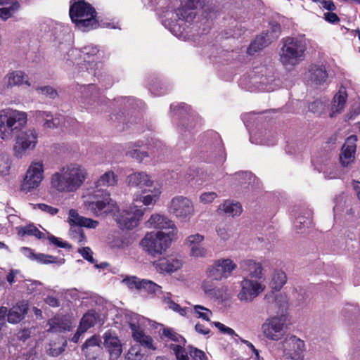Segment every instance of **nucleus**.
I'll use <instances>...</instances> for the list:
<instances>
[{"label": "nucleus", "instance_id": "obj_1", "mask_svg": "<svg viewBox=\"0 0 360 360\" xmlns=\"http://www.w3.org/2000/svg\"><path fill=\"white\" fill-rule=\"evenodd\" d=\"M117 181V176L111 170L101 175L95 182V187L82 197L85 209L95 217L115 212L117 204L110 198V193L105 188L116 186Z\"/></svg>", "mask_w": 360, "mask_h": 360}, {"label": "nucleus", "instance_id": "obj_2", "mask_svg": "<svg viewBox=\"0 0 360 360\" xmlns=\"http://www.w3.org/2000/svg\"><path fill=\"white\" fill-rule=\"evenodd\" d=\"M88 176L84 166L77 162L63 165L50 176L51 188L58 193L77 191L84 184Z\"/></svg>", "mask_w": 360, "mask_h": 360}, {"label": "nucleus", "instance_id": "obj_3", "mask_svg": "<svg viewBox=\"0 0 360 360\" xmlns=\"http://www.w3.org/2000/svg\"><path fill=\"white\" fill-rule=\"evenodd\" d=\"M205 2V0H181L180 7L175 12L167 11L162 20L163 25L177 36L184 22L193 21Z\"/></svg>", "mask_w": 360, "mask_h": 360}, {"label": "nucleus", "instance_id": "obj_4", "mask_svg": "<svg viewBox=\"0 0 360 360\" xmlns=\"http://www.w3.org/2000/svg\"><path fill=\"white\" fill-rule=\"evenodd\" d=\"M27 113L13 108L0 111V138L4 141L11 140L26 125Z\"/></svg>", "mask_w": 360, "mask_h": 360}, {"label": "nucleus", "instance_id": "obj_5", "mask_svg": "<svg viewBox=\"0 0 360 360\" xmlns=\"http://www.w3.org/2000/svg\"><path fill=\"white\" fill-rule=\"evenodd\" d=\"M306 49L304 39L288 37L280 51V61L286 69L291 70L303 60Z\"/></svg>", "mask_w": 360, "mask_h": 360}, {"label": "nucleus", "instance_id": "obj_6", "mask_svg": "<svg viewBox=\"0 0 360 360\" xmlns=\"http://www.w3.org/2000/svg\"><path fill=\"white\" fill-rule=\"evenodd\" d=\"M176 238L174 231H151L145 235L140 245L148 254L155 256L165 252Z\"/></svg>", "mask_w": 360, "mask_h": 360}, {"label": "nucleus", "instance_id": "obj_7", "mask_svg": "<svg viewBox=\"0 0 360 360\" xmlns=\"http://www.w3.org/2000/svg\"><path fill=\"white\" fill-rule=\"evenodd\" d=\"M94 8L83 0L75 2L70 8V16L79 28L86 31L96 27Z\"/></svg>", "mask_w": 360, "mask_h": 360}, {"label": "nucleus", "instance_id": "obj_8", "mask_svg": "<svg viewBox=\"0 0 360 360\" xmlns=\"http://www.w3.org/2000/svg\"><path fill=\"white\" fill-rule=\"evenodd\" d=\"M68 222L70 226V236L80 245L84 244L86 239L82 227L95 229L99 224L96 220L79 215L77 211L74 209L69 211Z\"/></svg>", "mask_w": 360, "mask_h": 360}, {"label": "nucleus", "instance_id": "obj_9", "mask_svg": "<svg viewBox=\"0 0 360 360\" xmlns=\"http://www.w3.org/2000/svg\"><path fill=\"white\" fill-rule=\"evenodd\" d=\"M44 179V167L41 160L32 161L20 185V190L30 193L39 188Z\"/></svg>", "mask_w": 360, "mask_h": 360}, {"label": "nucleus", "instance_id": "obj_10", "mask_svg": "<svg viewBox=\"0 0 360 360\" xmlns=\"http://www.w3.org/2000/svg\"><path fill=\"white\" fill-rule=\"evenodd\" d=\"M168 212L181 221H188L195 214L193 201L185 196L174 197L167 205Z\"/></svg>", "mask_w": 360, "mask_h": 360}, {"label": "nucleus", "instance_id": "obj_11", "mask_svg": "<svg viewBox=\"0 0 360 360\" xmlns=\"http://www.w3.org/2000/svg\"><path fill=\"white\" fill-rule=\"evenodd\" d=\"M287 316L285 314L274 316L265 320L261 326L262 335L268 340L278 341L285 334Z\"/></svg>", "mask_w": 360, "mask_h": 360}, {"label": "nucleus", "instance_id": "obj_12", "mask_svg": "<svg viewBox=\"0 0 360 360\" xmlns=\"http://www.w3.org/2000/svg\"><path fill=\"white\" fill-rule=\"evenodd\" d=\"M236 268V264L231 259H219L207 266L205 274L211 281H221L229 278Z\"/></svg>", "mask_w": 360, "mask_h": 360}, {"label": "nucleus", "instance_id": "obj_13", "mask_svg": "<svg viewBox=\"0 0 360 360\" xmlns=\"http://www.w3.org/2000/svg\"><path fill=\"white\" fill-rule=\"evenodd\" d=\"M15 143L13 146L14 155L22 158L29 151L33 150L37 143L38 134L32 129H27L17 134Z\"/></svg>", "mask_w": 360, "mask_h": 360}, {"label": "nucleus", "instance_id": "obj_14", "mask_svg": "<svg viewBox=\"0 0 360 360\" xmlns=\"http://www.w3.org/2000/svg\"><path fill=\"white\" fill-rule=\"evenodd\" d=\"M141 205H135L122 211L117 216L116 221L122 229H133L137 226L143 214Z\"/></svg>", "mask_w": 360, "mask_h": 360}, {"label": "nucleus", "instance_id": "obj_15", "mask_svg": "<svg viewBox=\"0 0 360 360\" xmlns=\"http://www.w3.org/2000/svg\"><path fill=\"white\" fill-rule=\"evenodd\" d=\"M241 290L238 298L241 302H250L265 289L263 282L244 278L240 282Z\"/></svg>", "mask_w": 360, "mask_h": 360}, {"label": "nucleus", "instance_id": "obj_16", "mask_svg": "<svg viewBox=\"0 0 360 360\" xmlns=\"http://www.w3.org/2000/svg\"><path fill=\"white\" fill-rule=\"evenodd\" d=\"M284 356L288 360H303L304 342L295 336L286 338L282 342Z\"/></svg>", "mask_w": 360, "mask_h": 360}, {"label": "nucleus", "instance_id": "obj_17", "mask_svg": "<svg viewBox=\"0 0 360 360\" xmlns=\"http://www.w3.org/2000/svg\"><path fill=\"white\" fill-rule=\"evenodd\" d=\"M126 182L129 187L137 188L141 193L145 191H150V188L159 184L144 172H134L128 175Z\"/></svg>", "mask_w": 360, "mask_h": 360}, {"label": "nucleus", "instance_id": "obj_18", "mask_svg": "<svg viewBox=\"0 0 360 360\" xmlns=\"http://www.w3.org/2000/svg\"><path fill=\"white\" fill-rule=\"evenodd\" d=\"M240 268L244 278L260 282L264 281V269L260 262H255L252 259H245L241 262Z\"/></svg>", "mask_w": 360, "mask_h": 360}, {"label": "nucleus", "instance_id": "obj_19", "mask_svg": "<svg viewBox=\"0 0 360 360\" xmlns=\"http://www.w3.org/2000/svg\"><path fill=\"white\" fill-rule=\"evenodd\" d=\"M146 226L148 229H158L161 231L169 230L174 231V237H176L178 229L174 222L168 217L158 213L153 214L146 222Z\"/></svg>", "mask_w": 360, "mask_h": 360}, {"label": "nucleus", "instance_id": "obj_20", "mask_svg": "<svg viewBox=\"0 0 360 360\" xmlns=\"http://www.w3.org/2000/svg\"><path fill=\"white\" fill-rule=\"evenodd\" d=\"M183 261L176 257L161 258L153 262V266L160 274H171L179 270L183 266Z\"/></svg>", "mask_w": 360, "mask_h": 360}, {"label": "nucleus", "instance_id": "obj_21", "mask_svg": "<svg viewBox=\"0 0 360 360\" xmlns=\"http://www.w3.org/2000/svg\"><path fill=\"white\" fill-rule=\"evenodd\" d=\"M357 137L355 135L349 136L342 147L340 155V161L343 166L347 167L349 163L354 161V154L356 148Z\"/></svg>", "mask_w": 360, "mask_h": 360}, {"label": "nucleus", "instance_id": "obj_22", "mask_svg": "<svg viewBox=\"0 0 360 360\" xmlns=\"http://www.w3.org/2000/svg\"><path fill=\"white\" fill-rule=\"evenodd\" d=\"M103 338L104 345L110 354V360H117L122 352V347L120 340L110 333H105Z\"/></svg>", "mask_w": 360, "mask_h": 360}, {"label": "nucleus", "instance_id": "obj_23", "mask_svg": "<svg viewBox=\"0 0 360 360\" xmlns=\"http://www.w3.org/2000/svg\"><path fill=\"white\" fill-rule=\"evenodd\" d=\"M347 100V94L345 89H341L334 96L331 102L330 117H334L343 111Z\"/></svg>", "mask_w": 360, "mask_h": 360}, {"label": "nucleus", "instance_id": "obj_24", "mask_svg": "<svg viewBox=\"0 0 360 360\" xmlns=\"http://www.w3.org/2000/svg\"><path fill=\"white\" fill-rule=\"evenodd\" d=\"M129 326L134 340L139 342L141 345L151 349H155L153 346V340L147 335L143 330L134 323H130Z\"/></svg>", "mask_w": 360, "mask_h": 360}, {"label": "nucleus", "instance_id": "obj_25", "mask_svg": "<svg viewBox=\"0 0 360 360\" xmlns=\"http://www.w3.org/2000/svg\"><path fill=\"white\" fill-rule=\"evenodd\" d=\"M307 77L312 85L320 86L326 82L328 73L325 67L314 65L309 69Z\"/></svg>", "mask_w": 360, "mask_h": 360}, {"label": "nucleus", "instance_id": "obj_26", "mask_svg": "<svg viewBox=\"0 0 360 360\" xmlns=\"http://www.w3.org/2000/svg\"><path fill=\"white\" fill-rule=\"evenodd\" d=\"M202 288L207 297L216 300H224L227 297V288L225 286H213L210 281H204Z\"/></svg>", "mask_w": 360, "mask_h": 360}, {"label": "nucleus", "instance_id": "obj_27", "mask_svg": "<svg viewBox=\"0 0 360 360\" xmlns=\"http://www.w3.org/2000/svg\"><path fill=\"white\" fill-rule=\"evenodd\" d=\"M150 193V194H148L143 196H141V195L139 194L135 195L134 198V201L135 202L142 203L143 205L146 206L155 204L162 193L160 185L158 184L150 188V191H145L142 192V193Z\"/></svg>", "mask_w": 360, "mask_h": 360}, {"label": "nucleus", "instance_id": "obj_28", "mask_svg": "<svg viewBox=\"0 0 360 360\" xmlns=\"http://www.w3.org/2000/svg\"><path fill=\"white\" fill-rule=\"evenodd\" d=\"M27 304L24 302L17 303L15 306L7 311V320L10 323H18L23 319L24 316L27 312Z\"/></svg>", "mask_w": 360, "mask_h": 360}, {"label": "nucleus", "instance_id": "obj_29", "mask_svg": "<svg viewBox=\"0 0 360 360\" xmlns=\"http://www.w3.org/2000/svg\"><path fill=\"white\" fill-rule=\"evenodd\" d=\"M37 119L41 120L44 127L48 129H55L59 127L63 123L62 117L59 116H53L46 111H37L35 112Z\"/></svg>", "mask_w": 360, "mask_h": 360}, {"label": "nucleus", "instance_id": "obj_30", "mask_svg": "<svg viewBox=\"0 0 360 360\" xmlns=\"http://www.w3.org/2000/svg\"><path fill=\"white\" fill-rule=\"evenodd\" d=\"M5 81L8 86H19L23 84L30 86L28 81V76L20 70L9 72L5 77Z\"/></svg>", "mask_w": 360, "mask_h": 360}, {"label": "nucleus", "instance_id": "obj_31", "mask_svg": "<svg viewBox=\"0 0 360 360\" xmlns=\"http://www.w3.org/2000/svg\"><path fill=\"white\" fill-rule=\"evenodd\" d=\"M19 8L17 1L10 0L0 1V18L6 20L11 18Z\"/></svg>", "mask_w": 360, "mask_h": 360}, {"label": "nucleus", "instance_id": "obj_32", "mask_svg": "<svg viewBox=\"0 0 360 360\" xmlns=\"http://www.w3.org/2000/svg\"><path fill=\"white\" fill-rule=\"evenodd\" d=\"M219 210L232 217L238 216L242 213V206L238 202L226 200L219 206Z\"/></svg>", "mask_w": 360, "mask_h": 360}, {"label": "nucleus", "instance_id": "obj_33", "mask_svg": "<svg viewBox=\"0 0 360 360\" xmlns=\"http://www.w3.org/2000/svg\"><path fill=\"white\" fill-rule=\"evenodd\" d=\"M286 282V274L281 269H276L271 274L269 285L273 290L278 291L283 287Z\"/></svg>", "mask_w": 360, "mask_h": 360}, {"label": "nucleus", "instance_id": "obj_34", "mask_svg": "<svg viewBox=\"0 0 360 360\" xmlns=\"http://www.w3.org/2000/svg\"><path fill=\"white\" fill-rule=\"evenodd\" d=\"M49 328L47 330L51 333H62L65 330H70L71 323L67 320H62L58 318H54L49 321Z\"/></svg>", "mask_w": 360, "mask_h": 360}, {"label": "nucleus", "instance_id": "obj_35", "mask_svg": "<svg viewBox=\"0 0 360 360\" xmlns=\"http://www.w3.org/2000/svg\"><path fill=\"white\" fill-rule=\"evenodd\" d=\"M97 319L98 315L95 311H88L82 318L79 328L86 332L96 324Z\"/></svg>", "mask_w": 360, "mask_h": 360}, {"label": "nucleus", "instance_id": "obj_36", "mask_svg": "<svg viewBox=\"0 0 360 360\" xmlns=\"http://www.w3.org/2000/svg\"><path fill=\"white\" fill-rule=\"evenodd\" d=\"M270 43V38L267 34L265 35H260L257 37L254 41L250 45L248 52L249 54H253L254 53L261 50L267 44Z\"/></svg>", "mask_w": 360, "mask_h": 360}, {"label": "nucleus", "instance_id": "obj_37", "mask_svg": "<svg viewBox=\"0 0 360 360\" xmlns=\"http://www.w3.org/2000/svg\"><path fill=\"white\" fill-rule=\"evenodd\" d=\"M162 302L167 305V307L175 312L179 313L181 316H186L188 309L182 308L181 306L174 302L170 297V293H167V295H164L162 297Z\"/></svg>", "mask_w": 360, "mask_h": 360}, {"label": "nucleus", "instance_id": "obj_38", "mask_svg": "<svg viewBox=\"0 0 360 360\" xmlns=\"http://www.w3.org/2000/svg\"><path fill=\"white\" fill-rule=\"evenodd\" d=\"M101 340L98 335H93L91 338L88 339L82 346V351L86 356H89L90 352L93 349H98Z\"/></svg>", "mask_w": 360, "mask_h": 360}, {"label": "nucleus", "instance_id": "obj_39", "mask_svg": "<svg viewBox=\"0 0 360 360\" xmlns=\"http://www.w3.org/2000/svg\"><path fill=\"white\" fill-rule=\"evenodd\" d=\"M328 101L326 98L316 99L309 104V110L314 113L321 114L324 112Z\"/></svg>", "mask_w": 360, "mask_h": 360}, {"label": "nucleus", "instance_id": "obj_40", "mask_svg": "<svg viewBox=\"0 0 360 360\" xmlns=\"http://www.w3.org/2000/svg\"><path fill=\"white\" fill-rule=\"evenodd\" d=\"M193 310L196 314L197 318L202 319L207 321H210L212 312L209 309L201 305H194Z\"/></svg>", "mask_w": 360, "mask_h": 360}, {"label": "nucleus", "instance_id": "obj_41", "mask_svg": "<svg viewBox=\"0 0 360 360\" xmlns=\"http://www.w3.org/2000/svg\"><path fill=\"white\" fill-rule=\"evenodd\" d=\"M122 283L127 285L131 290H141L142 279L136 276L127 277L122 280Z\"/></svg>", "mask_w": 360, "mask_h": 360}, {"label": "nucleus", "instance_id": "obj_42", "mask_svg": "<svg viewBox=\"0 0 360 360\" xmlns=\"http://www.w3.org/2000/svg\"><path fill=\"white\" fill-rule=\"evenodd\" d=\"M161 286L147 279H142L141 290L150 294H155L161 291Z\"/></svg>", "mask_w": 360, "mask_h": 360}, {"label": "nucleus", "instance_id": "obj_43", "mask_svg": "<svg viewBox=\"0 0 360 360\" xmlns=\"http://www.w3.org/2000/svg\"><path fill=\"white\" fill-rule=\"evenodd\" d=\"M190 255L195 258H205L209 256L210 252L207 248L200 245L192 247L190 249Z\"/></svg>", "mask_w": 360, "mask_h": 360}, {"label": "nucleus", "instance_id": "obj_44", "mask_svg": "<svg viewBox=\"0 0 360 360\" xmlns=\"http://www.w3.org/2000/svg\"><path fill=\"white\" fill-rule=\"evenodd\" d=\"M204 239V236L200 233H195L187 237L186 244L188 246L189 249H191L192 247L200 245Z\"/></svg>", "mask_w": 360, "mask_h": 360}, {"label": "nucleus", "instance_id": "obj_45", "mask_svg": "<svg viewBox=\"0 0 360 360\" xmlns=\"http://www.w3.org/2000/svg\"><path fill=\"white\" fill-rule=\"evenodd\" d=\"M163 335L165 337L169 338L172 340L179 342V344H183L184 345L186 340L185 339L180 335L177 334L173 329L172 328H165L163 330Z\"/></svg>", "mask_w": 360, "mask_h": 360}, {"label": "nucleus", "instance_id": "obj_46", "mask_svg": "<svg viewBox=\"0 0 360 360\" xmlns=\"http://www.w3.org/2000/svg\"><path fill=\"white\" fill-rule=\"evenodd\" d=\"M22 231L23 235L34 236L37 238H41L44 236V234L32 224L22 227Z\"/></svg>", "mask_w": 360, "mask_h": 360}, {"label": "nucleus", "instance_id": "obj_47", "mask_svg": "<svg viewBox=\"0 0 360 360\" xmlns=\"http://www.w3.org/2000/svg\"><path fill=\"white\" fill-rule=\"evenodd\" d=\"M127 360H146L143 354L141 353L139 347H131L127 354Z\"/></svg>", "mask_w": 360, "mask_h": 360}, {"label": "nucleus", "instance_id": "obj_48", "mask_svg": "<svg viewBox=\"0 0 360 360\" xmlns=\"http://www.w3.org/2000/svg\"><path fill=\"white\" fill-rule=\"evenodd\" d=\"M171 349L174 351L177 360H188L187 354L181 345H171Z\"/></svg>", "mask_w": 360, "mask_h": 360}, {"label": "nucleus", "instance_id": "obj_49", "mask_svg": "<svg viewBox=\"0 0 360 360\" xmlns=\"http://www.w3.org/2000/svg\"><path fill=\"white\" fill-rule=\"evenodd\" d=\"M275 81V79L273 76H270L269 77H262L261 84L262 85V89L266 91H271L275 89V86L273 82Z\"/></svg>", "mask_w": 360, "mask_h": 360}, {"label": "nucleus", "instance_id": "obj_50", "mask_svg": "<svg viewBox=\"0 0 360 360\" xmlns=\"http://www.w3.org/2000/svg\"><path fill=\"white\" fill-rule=\"evenodd\" d=\"M218 236L223 240H227L231 237L230 229L224 225H219L216 228Z\"/></svg>", "mask_w": 360, "mask_h": 360}, {"label": "nucleus", "instance_id": "obj_51", "mask_svg": "<svg viewBox=\"0 0 360 360\" xmlns=\"http://www.w3.org/2000/svg\"><path fill=\"white\" fill-rule=\"evenodd\" d=\"M55 259L56 258L53 256L39 253V254H36L34 261H37V262L41 263V264H47L54 263L56 262Z\"/></svg>", "mask_w": 360, "mask_h": 360}, {"label": "nucleus", "instance_id": "obj_52", "mask_svg": "<svg viewBox=\"0 0 360 360\" xmlns=\"http://www.w3.org/2000/svg\"><path fill=\"white\" fill-rule=\"evenodd\" d=\"M217 196L218 195L215 192H205L200 195V202L203 204L211 203L217 198Z\"/></svg>", "mask_w": 360, "mask_h": 360}, {"label": "nucleus", "instance_id": "obj_53", "mask_svg": "<svg viewBox=\"0 0 360 360\" xmlns=\"http://www.w3.org/2000/svg\"><path fill=\"white\" fill-rule=\"evenodd\" d=\"M213 324L216 326L217 328L219 329L220 332L224 334H227L230 336H235L238 337V334L236 333L234 330L232 328L225 326L224 324L220 323V322H214Z\"/></svg>", "mask_w": 360, "mask_h": 360}, {"label": "nucleus", "instance_id": "obj_54", "mask_svg": "<svg viewBox=\"0 0 360 360\" xmlns=\"http://www.w3.org/2000/svg\"><path fill=\"white\" fill-rule=\"evenodd\" d=\"M37 91H38V93L45 95L51 98H54L57 96L56 91L49 86L37 88Z\"/></svg>", "mask_w": 360, "mask_h": 360}, {"label": "nucleus", "instance_id": "obj_55", "mask_svg": "<svg viewBox=\"0 0 360 360\" xmlns=\"http://www.w3.org/2000/svg\"><path fill=\"white\" fill-rule=\"evenodd\" d=\"M98 52V50L96 46L89 45L86 46H84L81 49V53H82L84 56H87V58H89L90 56H94ZM86 60V58L84 57Z\"/></svg>", "mask_w": 360, "mask_h": 360}, {"label": "nucleus", "instance_id": "obj_56", "mask_svg": "<svg viewBox=\"0 0 360 360\" xmlns=\"http://www.w3.org/2000/svg\"><path fill=\"white\" fill-rule=\"evenodd\" d=\"M36 206L41 211L49 213L51 215H55L58 212V208L53 207L46 204L39 203L36 205Z\"/></svg>", "mask_w": 360, "mask_h": 360}, {"label": "nucleus", "instance_id": "obj_57", "mask_svg": "<svg viewBox=\"0 0 360 360\" xmlns=\"http://www.w3.org/2000/svg\"><path fill=\"white\" fill-rule=\"evenodd\" d=\"M129 153L131 158H135L139 162L143 161L145 158L149 156L147 152L140 151L139 150H134Z\"/></svg>", "mask_w": 360, "mask_h": 360}, {"label": "nucleus", "instance_id": "obj_58", "mask_svg": "<svg viewBox=\"0 0 360 360\" xmlns=\"http://www.w3.org/2000/svg\"><path fill=\"white\" fill-rule=\"evenodd\" d=\"M79 252L87 261L90 262L92 264H94L95 262V260L92 256L93 252L89 248L86 247V248L79 249Z\"/></svg>", "mask_w": 360, "mask_h": 360}, {"label": "nucleus", "instance_id": "obj_59", "mask_svg": "<svg viewBox=\"0 0 360 360\" xmlns=\"http://www.w3.org/2000/svg\"><path fill=\"white\" fill-rule=\"evenodd\" d=\"M190 354L195 359L205 360L206 359L205 354L202 351L196 348L191 349Z\"/></svg>", "mask_w": 360, "mask_h": 360}, {"label": "nucleus", "instance_id": "obj_60", "mask_svg": "<svg viewBox=\"0 0 360 360\" xmlns=\"http://www.w3.org/2000/svg\"><path fill=\"white\" fill-rule=\"evenodd\" d=\"M195 331L201 335H208L210 333V328L206 327L205 325L201 324L200 323H197L195 326Z\"/></svg>", "mask_w": 360, "mask_h": 360}, {"label": "nucleus", "instance_id": "obj_61", "mask_svg": "<svg viewBox=\"0 0 360 360\" xmlns=\"http://www.w3.org/2000/svg\"><path fill=\"white\" fill-rule=\"evenodd\" d=\"M324 18L326 21L332 23L337 22L340 20L338 16L333 12H327L324 13Z\"/></svg>", "mask_w": 360, "mask_h": 360}, {"label": "nucleus", "instance_id": "obj_62", "mask_svg": "<svg viewBox=\"0 0 360 360\" xmlns=\"http://www.w3.org/2000/svg\"><path fill=\"white\" fill-rule=\"evenodd\" d=\"M20 251L26 257L31 260H34L36 253H34L31 248L23 247L21 248Z\"/></svg>", "mask_w": 360, "mask_h": 360}, {"label": "nucleus", "instance_id": "obj_63", "mask_svg": "<svg viewBox=\"0 0 360 360\" xmlns=\"http://www.w3.org/2000/svg\"><path fill=\"white\" fill-rule=\"evenodd\" d=\"M323 8L325 9L332 11L335 9V6L332 1L321 0L319 2Z\"/></svg>", "mask_w": 360, "mask_h": 360}, {"label": "nucleus", "instance_id": "obj_64", "mask_svg": "<svg viewBox=\"0 0 360 360\" xmlns=\"http://www.w3.org/2000/svg\"><path fill=\"white\" fill-rule=\"evenodd\" d=\"M44 302L52 307H57L60 305L59 300L53 296H48L45 298Z\"/></svg>", "mask_w": 360, "mask_h": 360}]
</instances>
